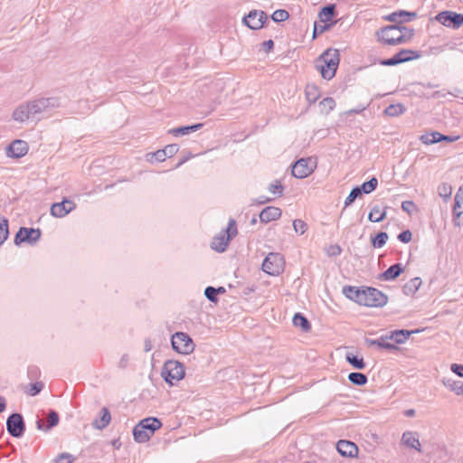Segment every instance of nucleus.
Here are the masks:
<instances>
[{"mask_svg": "<svg viewBox=\"0 0 463 463\" xmlns=\"http://www.w3.org/2000/svg\"><path fill=\"white\" fill-rule=\"evenodd\" d=\"M348 380L354 385L363 386L367 383L368 378L364 373H350L348 374Z\"/></svg>", "mask_w": 463, "mask_h": 463, "instance_id": "nucleus-35", "label": "nucleus"}, {"mask_svg": "<svg viewBox=\"0 0 463 463\" xmlns=\"http://www.w3.org/2000/svg\"><path fill=\"white\" fill-rule=\"evenodd\" d=\"M27 103L30 107L31 114L33 115V118H35L38 115L47 111L49 109H53L60 106L59 99L54 97L41 98Z\"/></svg>", "mask_w": 463, "mask_h": 463, "instance_id": "nucleus-10", "label": "nucleus"}, {"mask_svg": "<svg viewBox=\"0 0 463 463\" xmlns=\"http://www.w3.org/2000/svg\"><path fill=\"white\" fill-rule=\"evenodd\" d=\"M450 370L459 377H463V364H452Z\"/></svg>", "mask_w": 463, "mask_h": 463, "instance_id": "nucleus-60", "label": "nucleus"}, {"mask_svg": "<svg viewBox=\"0 0 463 463\" xmlns=\"http://www.w3.org/2000/svg\"><path fill=\"white\" fill-rule=\"evenodd\" d=\"M43 383L42 382H36L34 383H31L29 385L28 393L31 396H35L38 393H40V392L43 390Z\"/></svg>", "mask_w": 463, "mask_h": 463, "instance_id": "nucleus-52", "label": "nucleus"}, {"mask_svg": "<svg viewBox=\"0 0 463 463\" xmlns=\"http://www.w3.org/2000/svg\"><path fill=\"white\" fill-rule=\"evenodd\" d=\"M28 152V145L25 141L16 139L13 141L6 148V155L9 157L20 158Z\"/></svg>", "mask_w": 463, "mask_h": 463, "instance_id": "nucleus-16", "label": "nucleus"}, {"mask_svg": "<svg viewBox=\"0 0 463 463\" xmlns=\"http://www.w3.org/2000/svg\"><path fill=\"white\" fill-rule=\"evenodd\" d=\"M147 160L149 162H153V160H156L157 162H164L166 158L165 152L164 151V149H159L154 153H150L147 155Z\"/></svg>", "mask_w": 463, "mask_h": 463, "instance_id": "nucleus-46", "label": "nucleus"}, {"mask_svg": "<svg viewBox=\"0 0 463 463\" xmlns=\"http://www.w3.org/2000/svg\"><path fill=\"white\" fill-rule=\"evenodd\" d=\"M400 63L401 62L395 54L392 58L382 60L380 61V64L383 66H395Z\"/></svg>", "mask_w": 463, "mask_h": 463, "instance_id": "nucleus-58", "label": "nucleus"}, {"mask_svg": "<svg viewBox=\"0 0 463 463\" xmlns=\"http://www.w3.org/2000/svg\"><path fill=\"white\" fill-rule=\"evenodd\" d=\"M436 20L446 27L458 29L463 24V14L443 11L437 14Z\"/></svg>", "mask_w": 463, "mask_h": 463, "instance_id": "nucleus-13", "label": "nucleus"}, {"mask_svg": "<svg viewBox=\"0 0 463 463\" xmlns=\"http://www.w3.org/2000/svg\"><path fill=\"white\" fill-rule=\"evenodd\" d=\"M390 340L389 338V335H382L380 338L378 339H366V344L369 345V346H373V345H376L378 346L379 348H382L383 349V345H386V343Z\"/></svg>", "mask_w": 463, "mask_h": 463, "instance_id": "nucleus-43", "label": "nucleus"}, {"mask_svg": "<svg viewBox=\"0 0 463 463\" xmlns=\"http://www.w3.org/2000/svg\"><path fill=\"white\" fill-rule=\"evenodd\" d=\"M185 375L184 366L177 360H167L164 363L161 376L170 386L176 385Z\"/></svg>", "mask_w": 463, "mask_h": 463, "instance_id": "nucleus-3", "label": "nucleus"}, {"mask_svg": "<svg viewBox=\"0 0 463 463\" xmlns=\"http://www.w3.org/2000/svg\"><path fill=\"white\" fill-rule=\"evenodd\" d=\"M421 285V279L419 277L410 279L402 287V291L407 296H411L416 293Z\"/></svg>", "mask_w": 463, "mask_h": 463, "instance_id": "nucleus-28", "label": "nucleus"}, {"mask_svg": "<svg viewBox=\"0 0 463 463\" xmlns=\"http://www.w3.org/2000/svg\"><path fill=\"white\" fill-rule=\"evenodd\" d=\"M378 38L384 44L394 46L406 43V35L401 32L399 24L388 25L381 33H377Z\"/></svg>", "mask_w": 463, "mask_h": 463, "instance_id": "nucleus-5", "label": "nucleus"}, {"mask_svg": "<svg viewBox=\"0 0 463 463\" xmlns=\"http://www.w3.org/2000/svg\"><path fill=\"white\" fill-rule=\"evenodd\" d=\"M417 14L415 12H408L400 10L397 12H393L391 14H389L386 19L390 22L396 23L397 24H401L404 22L411 21L412 19L416 18Z\"/></svg>", "mask_w": 463, "mask_h": 463, "instance_id": "nucleus-20", "label": "nucleus"}, {"mask_svg": "<svg viewBox=\"0 0 463 463\" xmlns=\"http://www.w3.org/2000/svg\"><path fill=\"white\" fill-rule=\"evenodd\" d=\"M442 383L446 387L449 388L457 395L463 394V382L444 378Z\"/></svg>", "mask_w": 463, "mask_h": 463, "instance_id": "nucleus-31", "label": "nucleus"}, {"mask_svg": "<svg viewBox=\"0 0 463 463\" xmlns=\"http://www.w3.org/2000/svg\"><path fill=\"white\" fill-rule=\"evenodd\" d=\"M6 430L14 438H21L25 431V423L22 414L12 413L6 420Z\"/></svg>", "mask_w": 463, "mask_h": 463, "instance_id": "nucleus-12", "label": "nucleus"}, {"mask_svg": "<svg viewBox=\"0 0 463 463\" xmlns=\"http://www.w3.org/2000/svg\"><path fill=\"white\" fill-rule=\"evenodd\" d=\"M361 195L360 190L355 186L354 187L349 195L345 200V208L350 206L356 198H358Z\"/></svg>", "mask_w": 463, "mask_h": 463, "instance_id": "nucleus-45", "label": "nucleus"}, {"mask_svg": "<svg viewBox=\"0 0 463 463\" xmlns=\"http://www.w3.org/2000/svg\"><path fill=\"white\" fill-rule=\"evenodd\" d=\"M46 429L51 430L59 423V415L54 410H50L48 418H47Z\"/></svg>", "mask_w": 463, "mask_h": 463, "instance_id": "nucleus-42", "label": "nucleus"}, {"mask_svg": "<svg viewBox=\"0 0 463 463\" xmlns=\"http://www.w3.org/2000/svg\"><path fill=\"white\" fill-rule=\"evenodd\" d=\"M281 210L276 206H267L260 213V220L263 223L278 220L281 216Z\"/></svg>", "mask_w": 463, "mask_h": 463, "instance_id": "nucleus-19", "label": "nucleus"}, {"mask_svg": "<svg viewBox=\"0 0 463 463\" xmlns=\"http://www.w3.org/2000/svg\"><path fill=\"white\" fill-rule=\"evenodd\" d=\"M320 107L322 111L328 114L335 109V101L331 97L325 98L323 100L320 101Z\"/></svg>", "mask_w": 463, "mask_h": 463, "instance_id": "nucleus-40", "label": "nucleus"}, {"mask_svg": "<svg viewBox=\"0 0 463 463\" xmlns=\"http://www.w3.org/2000/svg\"><path fill=\"white\" fill-rule=\"evenodd\" d=\"M339 53L337 50L328 49L316 61V68L326 80H331L338 68Z\"/></svg>", "mask_w": 463, "mask_h": 463, "instance_id": "nucleus-1", "label": "nucleus"}, {"mask_svg": "<svg viewBox=\"0 0 463 463\" xmlns=\"http://www.w3.org/2000/svg\"><path fill=\"white\" fill-rule=\"evenodd\" d=\"M100 413L101 416L99 418H96L92 422V427L99 430L105 429L111 420V415L107 407H103Z\"/></svg>", "mask_w": 463, "mask_h": 463, "instance_id": "nucleus-22", "label": "nucleus"}, {"mask_svg": "<svg viewBox=\"0 0 463 463\" xmlns=\"http://www.w3.org/2000/svg\"><path fill=\"white\" fill-rule=\"evenodd\" d=\"M438 190L439 196L444 198L445 200H448L451 196L452 188L448 184H442L441 185L439 186Z\"/></svg>", "mask_w": 463, "mask_h": 463, "instance_id": "nucleus-48", "label": "nucleus"}, {"mask_svg": "<svg viewBox=\"0 0 463 463\" xmlns=\"http://www.w3.org/2000/svg\"><path fill=\"white\" fill-rule=\"evenodd\" d=\"M388 240V234L384 232H378L374 237L371 238L373 248L380 249L383 247Z\"/></svg>", "mask_w": 463, "mask_h": 463, "instance_id": "nucleus-39", "label": "nucleus"}, {"mask_svg": "<svg viewBox=\"0 0 463 463\" xmlns=\"http://www.w3.org/2000/svg\"><path fill=\"white\" fill-rule=\"evenodd\" d=\"M172 348L182 354L194 352L195 345L190 335L184 332H175L171 337Z\"/></svg>", "mask_w": 463, "mask_h": 463, "instance_id": "nucleus-6", "label": "nucleus"}, {"mask_svg": "<svg viewBox=\"0 0 463 463\" xmlns=\"http://www.w3.org/2000/svg\"><path fill=\"white\" fill-rule=\"evenodd\" d=\"M385 294L374 288H363L362 305L370 307H382L387 304Z\"/></svg>", "mask_w": 463, "mask_h": 463, "instance_id": "nucleus-7", "label": "nucleus"}, {"mask_svg": "<svg viewBox=\"0 0 463 463\" xmlns=\"http://www.w3.org/2000/svg\"><path fill=\"white\" fill-rule=\"evenodd\" d=\"M317 166L311 157L300 158L292 165L291 173L296 178H305L311 175Z\"/></svg>", "mask_w": 463, "mask_h": 463, "instance_id": "nucleus-11", "label": "nucleus"}, {"mask_svg": "<svg viewBox=\"0 0 463 463\" xmlns=\"http://www.w3.org/2000/svg\"><path fill=\"white\" fill-rule=\"evenodd\" d=\"M378 180L375 177H372L369 181L364 182L362 185L356 186L362 194H370L374 191L377 187Z\"/></svg>", "mask_w": 463, "mask_h": 463, "instance_id": "nucleus-38", "label": "nucleus"}, {"mask_svg": "<svg viewBox=\"0 0 463 463\" xmlns=\"http://www.w3.org/2000/svg\"><path fill=\"white\" fill-rule=\"evenodd\" d=\"M74 457L67 452L60 454L55 459V463H72Z\"/></svg>", "mask_w": 463, "mask_h": 463, "instance_id": "nucleus-54", "label": "nucleus"}, {"mask_svg": "<svg viewBox=\"0 0 463 463\" xmlns=\"http://www.w3.org/2000/svg\"><path fill=\"white\" fill-rule=\"evenodd\" d=\"M306 96L309 102L315 103L317 99V90L315 86H307L306 89Z\"/></svg>", "mask_w": 463, "mask_h": 463, "instance_id": "nucleus-50", "label": "nucleus"}, {"mask_svg": "<svg viewBox=\"0 0 463 463\" xmlns=\"http://www.w3.org/2000/svg\"><path fill=\"white\" fill-rule=\"evenodd\" d=\"M402 209L411 215L416 210V205L412 201H404L402 203Z\"/></svg>", "mask_w": 463, "mask_h": 463, "instance_id": "nucleus-56", "label": "nucleus"}, {"mask_svg": "<svg viewBox=\"0 0 463 463\" xmlns=\"http://www.w3.org/2000/svg\"><path fill=\"white\" fill-rule=\"evenodd\" d=\"M330 27H331L330 24H321L315 23L313 37L316 38L318 34L323 33L325 31L328 30Z\"/></svg>", "mask_w": 463, "mask_h": 463, "instance_id": "nucleus-53", "label": "nucleus"}, {"mask_svg": "<svg viewBox=\"0 0 463 463\" xmlns=\"http://www.w3.org/2000/svg\"><path fill=\"white\" fill-rule=\"evenodd\" d=\"M203 124L198 123L191 126H183L179 128H171L168 130L169 134H172L175 137L179 136H186L190 135L193 132H195L203 128Z\"/></svg>", "mask_w": 463, "mask_h": 463, "instance_id": "nucleus-25", "label": "nucleus"}, {"mask_svg": "<svg viewBox=\"0 0 463 463\" xmlns=\"http://www.w3.org/2000/svg\"><path fill=\"white\" fill-rule=\"evenodd\" d=\"M267 20V14L260 10H252L243 17L244 24L251 30L260 29Z\"/></svg>", "mask_w": 463, "mask_h": 463, "instance_id": "nucleus-14", "label": "nucleus"}, {"mask_svg": "<svg viewBox=\"0 0 463 463\" xmlns=\"http://www.w3.org/2000/svg\"><path fill=\"white\" fill-rule=\"evenodd\" d=\"M293 228L297 233L302 235L306 232L307 225L304 221L300 219H296L293 221Z\"/></svg>", "mask_w": 463, "mask_h": 463, "instance_id": "nucleus-47", "label": "nucleus"}, {"mask_svg": "<svg viewBox=\"0 0 463 463\" xmlns=\"http://www.w3.org/2000/svg\"><path fill=\"white\" fill-rule=\"evenodd\" d=\"M178 150H179V146L176 144L167 145L164 148V151L165 152V156L166 157H172L173 156H175L178 152Z\"/></svg>", "mask_w": 463, "mask_h": 463, "instance_id": "nucleus-55", "label": "nucleus"}, {"mask_svg": "<svg viewBox=\"0 0 463 463\" xmlns=\"http://www.w3.org/2000/svg\"><path fill=\"white\" fill-rule=\"evenodd\" d=\"M440 135L441 133L433 131L421 135L420 139L425 145H432L440 142Z\"/></svg>", "mask_w": 463, "mask_h": 463, "instance_id": "nucleus-36", "label": "nucleus"}, {"mask_svg": "<svg viewBox=\"0 0 463 463\" xmlns=\"http://www.w3.org/2000/svg\"><path fill=\"white\" fill-rule=\"evenodd\" d=\"M402 443L420 452V443L417 434L412 431H405L402 437Z\"/></svg>", "mask_w": 463, "mask_h": 463, "instance_id": "nucleus-23", "label": "nucleus"}, {"mask_svg": "<svg viewBox=\"0 0 463 463\" xmlns=\"http://www.w3.org/2000/svg\"><path fill=\"white\" fill-rule=\"evenodd\" d=\"M274 47V42L272 40H268L262 43V49L265 52H270Z\"/></svg>", "mask_w": 463, "mask_h": 463, "instance_id": "nucleus-64", "label": "nucleus"}, {"mask_svg": "<svg viewBox=\"0 0 463 463\" xmlns=\"http://www.w3.org/2000/svg\"><path fill=\"white\" fill-rule=\"evenodd\" d=\"M346 361L355 369L363 370L365 368V363L363 357H359L352 353L346 354Z\"/></svg>", "mask_w": 463, "mask_h": 463, "instance_id": "nucleus-34", "label": "nucleus"}, {"mask_svg": "<svg viewBox=\"0 0 463 463\" xmlns=\"http://www.w3.org/2000/svg\"><path fill=\"white\" fill-rule=\"evenodd\" d=\"M13 118L18 122H24L29 119H33V117L31 114V109L28 103L21 104L13 112Z\"/></svg>", "mask_w": 463, "mask_h": 463, "instance_id": "nucleus-21", "label": "nucleus"}, {"mask_svg": "<svg viewBox=\"0 0 463 463\" xmlns=\"http://www.w3.org/2000/svg\"><path fill=\"white\" fill-rule=\"evenodd\" d=\"M368 106H369V104H367V105H359L356 108L348 110L347 114H349V115H351V114H360L361 112L365 110Z\"/></svg>", "mask_w": 463, "mask_h": 463, "instance_id": "nucleus-63", "label": "nucleus"}, {"mask_svg": "<svg viewBox=\"0 0 463 463\" xmlns=\"http://www.w3.org/2000/svg\"><path fill=\"white\" fill-rule=\"evenodd\" d=\"M238 233L236 222L234 219H230L227 228L221 231L216 236L213 238L211 242V249L216 252H224L229 245V242Z\"/></svg>", "mask_w": 463, "mask_h": 463, "instance_id": "nucleus-4", "label": "nucleus"}, {"mask_svg": "<svg viewBox=\"0 0 463 463\" xmlns=\"http://www.w3.org/2000/svg\"><path fill=\"white\" fill-rule=\"evenodd\" d=\"M293 325L300 327L304 332H307L311 326L307 318L301 313H296L292 319Z\"/></svg>", "mask_w": 463, "mask_h": 463, "instance_id": "nucleus-30", "label": "nucleus"}, {"mask_svg": "<svg viewBox=\"0 0 463 463\" xmlns=\"http://www.w3.org/2000/svg\"><path fill=\"white\" fill-rule=\"evenodd\" d=\"M412 234L410 230L403 231L398 235V240L403 243L410 242Z\"/></svg>", "mask_w": 463, "mask_h": 463, "instance_id": "nucleus-57", "label": "nucleus"}, {"mask_svg": "<svg viewBox=\"0 0 463 463\" xmlns=\"http://www.w3.org/2000/svg\"><path fill=\"white\" fill-rule=\"evenodd\" d=\"M341 252L342 250L338 245H331L327 251L328 255L330 256H338L341 254Z\"/></svg>", "mask_w": 463, "mask_h": 463, "instance_id": "nucleus-62", "label": "nucleus"}, {"mask_svg": "<svg viewBox=\"0 0 463 463\" xmlns=\"http://www.w3.org/2000/svg\"><path fill=\"white\" fill-rule=\"evenodd\" d=\"M402 331L401 329L393 330L390 333L389 338L390 340H393L395 344H397V339L402 338Z\"/></svg>", "mask_w": 463, "mask_h": 463, "instance_id": "nucleus-61", "label": "nucleus"}, {"mask_svg": "<svg viewBox=\"0 0 463 463\" xmlns=\"http://www.w3.org/2000/svg\"><path fill=\"white\" fill-rule=\"evenodd\" d=\"M268 190L274 195L280 197L283 194L284 187L280 181L275 180L269 185Z\"/></svg>", "mask_w": 463, "mask_h": 463, "instance_id": "nucleus-41", "label": "nucleus"}, {"mask_svg": "<svg viewBox=\"0 0 463 463\" xmlns=\"http://www.w3.org/2000/svg\"><path fill=\"white\" fill-rule=\"evenodd\" d=\"M9 236V221L0 214V246L5 243Z\"/></svg>", "mask_w": 463, "mask_h": 463, "instance_id": "nucleus-32", "label": "nucleus"}, {"mask_svg": "<svg viewBox=\"0 0 463 463\" xmlns=\"http://www.w3.org/2000/svg\"><path fill=\"white\" fill-rule=\"evenodd\" d=\"M343 294L350 300L362 305L363 288H358L354 286H345L343 288Z\"/></svg>", "mask_w": 463, "mask_h": 463, "instance_id": "nucleus-24", "label": "nucleus"}, {"mask_svg": "<svg viewBox=\"0 0 463 463\" xmlns=\"http://www.w3.org/2000/svg\"><path fill=\"white\" fill-rule=\"evenodd\" d=\"M204 296L209 301H211L213 303L218 302V296L216 294L214 287L208 286L207 288H205Z\"/></svg>", "mask_w": 463, "mask_h": 463, "instance_id": "nucleus-49", "label": "nucleus"}, {"mask_svg": "<svg viewBox=\"0 0 463 463\" xmlns=\"http://www.w3.org/2000/svg\"><path fill=\"white\" fill-rule=\"evenodd\" d=\"M76 208V203L70 199L64 198L60 203H52L51 214L56 218H63Z\"/></svg>", "mask_w": 463, "mask_h": 463, "instance_id": "nucleus-15", "label": "nucleus"}, {"mask_svg": "<svg viewBox=\"0 0 463 463\" xmlns=\"http://www.w3.org/2000/svg\"><path fill=\"white\" fill-rule=\"evenodd\" d=\"M162 426L157 418L148 417L140 420L133 429V437L137 442L147 441L151 436Z\"/></svg>", "mask_w": 463, "mask_h": 463, "instance_id": "nucleus-2", "label": "nucleus"}, {"mask_svg": "<svg viewBox=\"0 0 463 463\" xmlns=\"http://www.w3.org/2000/svg\"><path fill=\"white\" fill-rule=\"evenodd\" d=\"M403 272V267L401 263H395L390 266L383 274L382 277L384 280H392L399 277Z\"/></svg>", "mask_w": 463, "mask_h": 463, "instance_id": "nucleus-26", "label": "nucleus"}, {"mask_svg": "<svg viewBox=\"0 0 463 463\" xmlns=\"http://www.w3.org/2000/svg\"><path fill=\"white\" fill-rule=\"evenodd\" d=\"M320 22L326 24L331 21L335 15V5H328L324 6L319 12Z\"/></svg>", "mask_w": 463, "mask_h": 463, "instance_id": "nucleus-33", "label": "nucleus"}, {"mask_svg": "<svg viewBox=\"0 0 463 463\" xmlns=\"http://www.w3.org/2000/svg\"><path fill=\"white\" fill-rule=\"evenodd\" d=\"M42 232L38 228L20 227L14 236V242L16 246L23 243L34 245L40 240Z\"/></svg>", "mask_w": 463, "mask_h": 463, "instance_id": "nucleus-9", "label": "nucleus"}, {"mask_svg": "<svg viewBox=\"0 0 463 463\" xmlns=\"http://www.w3.org/2000/svg\"><path fill=\"white\" fill-rule=\"evenodd\" d=\"M395 55L397 56L401 63L410 61L420 57L418 52L409 49H402Z\"/></svg>", "mask_w": 463, "mask_h": 463, "instance_id": "nucleus-29", "label": "nucleus"}, {"mask_svg": "<svg viewBox=\"0 0 463 463\" xmlns=\"http://www.w3.org/2000/svg\"><path fill=\"white\" fill-rule=\"evenodd\" d=\"M400 30L402 33H403L404 35H406V42L411 38V36L414 34V30L412 28H409L406 26H403L402 24H399Z\"/></svg>", "mask_w": 463, "mask_h": 463, "instance_id": "nucleus-59", "label": "nucleus"}, {"mask_svg": "<svg viewBox=\"0 0 463 463\" xmlns=\"http://www.w3.org/2000/svg\"><path fill=\"white\" fill-rule=\"evenodd\" d=\"M336 449L343 457L354 458L358 454L357 446L350 440L340 439L336 443Z\"/></svg>", "mask_w": 463, "mask_h": 463, "instance_id": "nucleus-18", "label": "nucleus"}, {"mask_svg": "<svg viewBox=\"0 0 463 463\" xmlns=\"http://www.w3.org/2000/svg\"><path fill=\"white\" fill-rule=\"evenodd\" d=\"M387 207L381 210L380 206L374 205L368 214V220L372 222H380L386 218Z\"/></svg>", "mask_w": 463, "mask_h": 463, "instance_id": "nucleus-27", "label": "nucleus"}, {"mask_svg": "<svg viewBox=\"0 0 463 463\" xmlns=\"http://www.w3.org/2000/svg\"><path fill=\"white\" fill-rule=\"evenodd\" d=\"M402 331V338H399L397 339V344L398 345H402V344H404L411 335H412L413 334H417V333H420L421 332L422 330L421 329H415V330H405V329H401Z\"/></svg>", "mask_w": 463, "mask_h": 463, "instance_id": "nucleus-51", "label": "nucleus"}, {"mask_svg": "<svg viewBox=\"0 0 463 463\" xmlns=\"http://www.w3.org/2000/svg\"><path fill=\"white\" fill-rule=\"evenodd\" d=\"M285 260L281 254L277 252L269 253L262 262V270L270 275L278 276L284 270Z\"/></svg>", "mask_w": 463, "mask_h": 463, "instance_id": "nucleus-8", "label": "nucleus"}, {"mask_svg": "<svg viewBox=\"0 0 463 463\" xmlns=\"http://www.w3.org/2000/svg\"><path fill=\"white\" fill-rule=\"evenodd\" d=\"M288 17H289L288 12L284 9L276 10L271 14V19L276 23L286 21Z\"/></svg>", "mask_w": 463, "mask_h": 463, "instance_id": "nucleus-44", "label": "nucleus"}, {"mask_svg": "<svg viewBox=\"0 0 463 463\" xmlns=\"http://www.w3.org/2000/svg\"><path fill=\"white\" fill-rule=\"evenodd\" d=\"M404 111H405V108L401 103L391 104L384 109L385 115L389 116V117H398V116L403 114Z\"/></svg>", "mask_w": 463, "mask_h": 463, "instance_id": "nucleus-37", "label": "nucleus"}, {"mask_svg": "<svg viewBox=\"0 0 463 463\" xmlns=\"http://www.w3.org/2000/svg\"><path fill=\"white\" fill-rule=\"evenodd\" d=\"M453 217L454 224L456 226L463 224V187H460L455 195Z\"/></svg>", "mask_w": 463, "mask_h": 463, "instance_id": "nucleus-17", "label": "nucleus"}]
</instances>
